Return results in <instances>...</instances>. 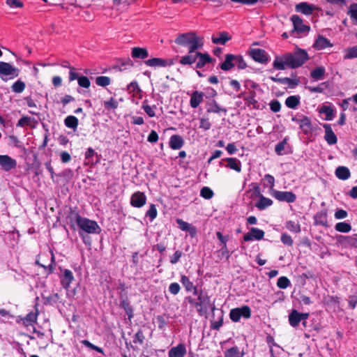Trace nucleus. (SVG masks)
<instances>
[{
	"label": "nucleus",
	"instance_id": "13d9d810",
	"mask_svg": "<svg viewBox=\"0 0 357 357\" xmlns=\"http://www.w3.org/2000/svg\"><path fill=\"white\" fill-rule=\"evenodd\" d=\"M95 154V151L91 148L88 149L85 154V165H91L93 163V157Z\"/></svg>",
	"mask_w": 357,
	"mask_h": 357
},
{
	"label": "nucleus",
	"instance_id": "c9c22d12",
	"mask_svg": "<svg viewBox=\"0 0 357 357\" xmlns=\"http://www.w3.org/2000/svg\"><path fill=\"white\" fill-rule=\"evenodd\" d=\"M314 220L317 225L327 226V212L325 210L321 211L314 215Z\"/></svg>",
	"mask_w": 357,
	"mask_h": 357
},
{
	"label": "nucleus",
	"instance_id": "423d86ee",
	"mask_svg": "<svg viewBox=\"0 0 357 357\" xmlns=\"http://www.w3.org/2000/svg\"><path fill=\"white\" fill-rule=\"evenodd\" d=\"M77 223L80 229L87 233H98L99 227L95 221L79 216L77 218Z\"/></svg>",
	"mask_w": 357,
	"mask_h": 357
},
{
	"label": "nucleus",
	"instance_id": "473e14b6",
	"mask_svg": "<svg viewBox=\"0 0 357 357\" xmlns=\"http://www.w3.org/2000/svg\"><path fill=\"white\" fill-rule=\"evenodd\" d=\"M131 56L135 59H144L149 56V53L145 48L135 47L132 49Z\"/></svg>",
	"mask_w": 357,
	"mask_h": 357
},
{
	"label": "nucleus",
	"instance_id": "a19ab883",
	"mask_svg": "<svg viewBox=\"0 0 357 357\" xmlns=\"http://www.w3.org/2000/svg\"><path fill=\"white\" fill-rule=\"evenodd\" d=\"M256 92L254 91H251L249 93V95L246 97H244V100L245 102V105L248 107H252L253 108H257V105L258 103L257 100L255 99Z\"/></svg>",
	"mask_w": 357,
	"mask_h": 357
},
{
	"label": "nucleus",
	"instance_id": "39448f33",
	"mask_svg": "<svg viewBox=\"0 0 357 357\" xmlns=\"http://www.w3.org/2000/svg\"><path fill=\"white\" fill-rule=\"evenodd\" d=\"M290 20L292 22L294 26V29L291 31V33L296 32L298 34L306 35L310 31V26L304 24L303 20L300 16L297 15H293Z\"/></svg>",
	"mask_w": 357,
	"mask_h": 357
},
{
	"label": "nucleus",
	"instance_id": "1a4fd4ad",
	"mask_svg": "<svg viewBox=\"0 0 357 357\" xmlns=\"http://www.w3.org/2000/svg\"><path fill=\"white\" fill-rule=\"evenodd\" d=\"M256 196L259 197V200L255 203V206L260 211L266 209L267 207L271 206L273 204V201L264 197L260 191L259 186L254 188Z\"/></svg>",
	"mask_w": 357,
	"mask_h": 357
},
{
	"label": "nucleus",
	"instance_id": "412c9836",
	"mask_svg": "<svg viewBox=\"0 0 357 357\" xmlns=\"http://www.w3.org/2000/svg\"><path fill=\"white\" fill-rule=\"evenodd\" d=\"M169 145L172 149H180L184 145V140L181 135H173L169 139Z\"/></svg>",
	"mask_w": 357,
	"mask_h": 357
},
{
	"label": "nucleus",
	"instance_id": "f704fd0d",
	"mask_svg": "<svg viewBox=\"0 0 357 357\" xmlns=\"http://www.w3.org/2000/svg\"><path fill=\"white\" fill-rule=\"evenodd\" d=\"M301 321L300 317V312L296 310H292L289 314V322L292 327H297L299 323Z\"/></svg>",
	"mask_w": 357,
	"mask_h": 357
},
{
	"label": "nucleus",
	"instance_id": "4c0bfd02",
	"mask_svg": "<svg viewBox=\"0 0 357 357\" xmlns=\"http://www.w3.org/2000/svg\"><path fill=\"white\" fill-rule=\"evenodd\" d=\"M230 39H231V36L229 35V33L225 31H223V32L220 33L218 37L213 36L212 42L214 44L225 45Z\"/></svg>",
	"mask_w": 357,
	"mask_h": 357
},
{
	"label": "nucleus",
	"instance_id": "ea45409f",
	"mask_svg": "<svg viewBox=\"0 0 357 357\" xmlns=\"http://www.w3.org/2000/svg\"><path fill=\"white\" fill-rule=\"evenodd\" d=\"M225 357H243L244 352L240 351L238 347L234 346L225 351Z\"/></svg>",
	"mask_w": 357,
	"mask_h": 357
},
{
	"label": "nucleus",
	"instance_id": "3c124183",
	"mask_svg": "<svg viewBox=\"0 0 357 357\" xmlns=\"http://www.w3.org/2000/svg\"><path fill=\"white\" fill-rule=\"evenodd\" d=\"M347 14L350 16L351 19L357 24V3L350 5Z\"/></svg>",
	"mask_w": 357,
	"mask_h": 357
},
{
	"label": "nucleus",
	"instance_id": "20e7f679",
	"mask_svg": "<svg viewBox=\"0 0 357 357\" xmlns=\"http://www.w3.org/2000/svg\"><path fill=\"white\" fill-rule=\"evenodd\" d=\"M251 315V309L248 305L233 308L229 312V318L233 322L239 321L241 318L249 319Z\"/></svg>",
	"mask_w": 357,
	"mask_h": 357
},
{
	"label": "nucleus",
	"instance_id": "b1692460",
	"mask_svg": "<svg viewBox=\"0 0 357 357\" xmlns=\"http://www.w3.org/2000/svg\"><path fill=\"white\" fill-rule=\"evenodd\" d=\"M197 59H198V61L196 63L197 68H202L206 64L209 63L212 61V59L208 54H203L198 52H197Z\"/></svg>",
	"mask_w": 357,
	"mask_h": 357
},
{
	"label": "nucleus",
	"instance_id": "ddd939ff",
	"mask_svg": "<svg viewBox=\"0 0 357 357\" xmlns=\"http://www.w3.org/2000/svg\"><path fill=\"white\" fill-rule=\"evenodd\" d=\"M250 54L251 57L255 61L261 63H266L268 61V56L265 50L262 49H252Z\"/></svg>",
	"mask_w": 357,
	"mask_h": 357
},
{
	"label": "nucleus",
	"instance_id": "f257e3e1",
	"mask_svg": "<svg viewBox=\"0 0 357 357\" xmlns=\"http://www.w3.org/2000/svg\"><path fill=\"white\" fill-rule=\"evenodd\" d=\"M309 59L307 52L298 49L295 52H289L281 56H276L273 63V68L283 70L287 68H297L301 66Z\"/></svg>",
	"mask_w": 357,
	"mask_h": 357
},
{
	"label": "nucleus",
	"instance_id": "79ce46f5",
	"mask_svg": "<svg viewBox=\"0 0 357 357\" xmlns=\"http://www.w3.org/2000/svg\"><path fill=\"white\" fill-rule=\"evenodd\" d=\"M300 103L299 96H290L285 100V105L290 109H295Z\"/></svg>",
	"mask_w": 357,
	"mask_h": 357
},
{
	"label": "nucleus",
	"instance_id": "774afa93",
	"mask_svg": "<svg viewBox=\"0 0 357 357\" xmlns=\"http://www.w3.org/2000/svg\"><path fill=\"white\" fill-rule=\"evenodd\" d=\"M180 289V285L177 282H172L169 286V291L173 295L178 294Z\"/></svg>",
	"mask_w": 357,
	"mask_h": 357
},
{
	"label": "nucleus",
	"instance_id": "338daca9",
	"mask_svg": "<svg viewBox=\"0 0 357 357\" xmlns=\"http://www.w3.org/2000/svg\"><path fill=\"white\" fill-rule=\"evenodd\" d=\"M128 90L130 92H133L136 93L141 92V89L138 85V83L136 81H132L128 84Z\"/></svg>",
	"mask_w": 357,
	"mask_h": 357
},
{
	"label": "nucleus",
	"instance_id": "aec40b11",
	"mask_svg": "<svg viewBox=\"0 0 357 357\" xmlns=\"http://www.w3.org/2000/svg\"><path fill=\"white\" fill-rule=\"evenodd\" d=\"M38 317L37 312H31L25 317H19L17 319V323L22 324L25 326H32L36 322Z\"/></svg>",
	"mask_w": 357,
	"mask_h": 357
},
{
	"label": "nucleus",
	"instance_id": "4be33fe9",
	"mask_svg": "<svg viewBox=\"0 0 357 357\" xmlns=\"http://www.w3.org/2000/svg\"><path fill=\"white\" fill-rule=\"evenodd\" d=\"M340 242L345 247L357 248V234H354L351 236H341Z\"/></svg>",
	"mask_w": 357,
	"mask_h": 357
},
{
	"label": "nucleus",
	"instance_id": "603ef678",
	"mask_svg": "<svg viewBox=\"0 0 357 357\" xmlns=\"http://www.w3.org/2000/svg\"><path fill=\"white\" fill-rule=\"evenodd\" d=\"M291 284L290 280L285 276H281L277 281V286L280 289H286Z\"/></svg>",
	"mask_w": 357,
	"mask_h": 357
},
{
	"label": "nucleus",
	"instance_id": "4468645a",
	"mask_svg": "<svg viewBox=\"0 0 357 357\" xmlns=\"http://www.w3.org/2000/svg\"><path fill=\"white\" fill-rule=\"evenodd\" d=\"M146 195L139 191L133 193L130 198V204L136 208L142 207L146 204Z\"/></svg>",
	"mask_w": 357,
	"mask_h": 357
},
{
	"label": "nucleus",
	"instance_id": "680f3d73",
	"mask_svg": "<svg viewBox=\"0 0 357 357\" xmlns=\"http://www.w3.org/2000/svg\"><path fill=\"white\" fill-rule=\"evenodd\" d=\"M145 339L144 333L142 330H139L133 337V342L134 343H139L140 344L144 343V340Z\"/></svg>",
	"mask_w": 357,
	"mask_h": 357
},
{
	"label": "nucleus",
	"instance_id": "4d7b16f0",
	"mask_svg": "<svg viewBox=\"0 0 357 357\" xmlns=\"http://www.w3.org/2000/svg\"><path fill=\"white\" fill-rule=\"evenodd\" d=\"M223 324V313L221 312V314L218 321H211V328L213 330L219 331L221 326Z\"/></svg>",
	"mask_w": 357,
	"mask_h": 357
},
{
	"label": "nucleus",
	"instance_id": "49530a36",
	"mask_svg": "<svg viewBox=\"0 0 357 357\" xmlns=\"http://www.w3.org/2000/svg\"><path fill=\"white\" fill-rule=\"evenodd\" d=\"M335 229L339 232L347 233L351 230V225L345 222H340L335 225Z\"/></svg>",
	"mask_w": 357,
	"mask_h": 357
},
{
	"label": "nucleus",
	"instance_id": "c85d7f7f",
	"mask_svg": "<svg viewBox=\"0 0 357 357\" xmlns=\"http://www.w3.org/2000/svg\"><path fill=\"white\" fill-rule=\"evenodd\" d=\"M319 114H326V121H332L335 117V110L331 106L323 105L319 110Z\"/></svg>",
	"mask_w": 357,
	"mask_h": 357
},
{
	"label": "nucleus",
	"instance_id": "7ed1b4c3",
	"mask_svg": "<svg viewBox=\"0 0 357 357\" xmlns=\"http://www.w3.org/2000/svg\"><path fill=\"white\" fill-rule=\"evenodd\" d=\"M175 43L179 45L188 46L190 52L202 48L204 44L202 38L198 37L193 31L179 34L175 39Z\"/></svg>",
	"mask_w": 357,
	"mask_h": 357
},
{
	"label": "nucleus",
	"instance_id": "a211bd4d",
	"mask_svg": "<svg viewBox=\"0 0 357 357\" xmlns=\"http://www.w3.org/2000/svg\"><path fill=\"white\" fill-rule=\"evenodd\" d=\"M145 64L148 66L158 67V66H167L173 64L172 60H167L160 58H153L145 61Z\"/></svg>",
	"mask_w": 357,
	"mask_h": 357
},
{
	"label": "nucleus",
	"instance_id": "bf43d9fd",
	"mask_svg": "<svg viewBox=\"0 0 357 357\" xmlns=\"http://www.w3.org/2000/svg\"><path fill=\"white\" fill-rule=\"evenodd\" d=\"M157 214L158 213L155 206L154 204H151L146 213V216L149 217L150 221L152 222L156 218Z\"/></svg>",
	"mask_w": 357,
	"mask_h": 357
},
{
	"label": "nucleus",
	"instance_id": "6e6552de",
	"mask_svg": "<svg viewBox=\"0 0 357 357\" xmlns=\"http://www.w3.org/2000/svg\"><path fill=\"white\" fill-rule=\"evenodd\" d=\"M19 70L10 63L6 62L0 61V77L3 79V77L9 76L10 78H14L19 75Z\"/></svg>",
	"mask_w": 357,
	"mask_h": 357
},
{
	"label": "nucleus",
	"instance_id": "9b49d317",
	"mask_svg": "<svg viewBox=\"0 0 357 357\" xmlns=\"http://www.w3.org/2000/svg\"><path fill=\"white\" fill-rule=\"evenodd\" d=\"M295 10L297 13H302L305 15H310L315 10H320V8L307 2H301L295 6Z\"/></svg>",
	"mask_w": 357,
	"mask_h": 357
},
{
	"label": "nucleus",
	"instance_id": "f03ea898",
	"mask_svg": "<svg viewBox=\"0 0 357 357\" xmlns=\"http://www.w3.org/2000/svg\"><path fill=\"white\" fill-rule=\"evenodd\" d=\"M195 295L197 296V298L188 296L185 298V300H187L192 306L195 307L200 316L206 315L209 308L212 311L215 310V305L213 303H211L210 296L206 291L202 290L199 291H197V294Z\"/></svg>",
	"mask_w": 357,
	"mask_h": 357
},
{
	"label": "nucleus",
	"instance_id": "9d476101",
	"mask_svg": "<svg viewBox=\"0 0 357 357\" xmlns=\"http://www.w3.org/2000/svg\"><path fill=\"white\" fill-rule=\"evenodd\" d=\"M133 66L132 61L129 58H119L115 59L113 63V70L115 72H123Z\"/></svg>",
	"mask_w": 357,
	"mask_h": 357
},
{
	"label": "nucleus",
	"instance_id": "2eb2a0df",
	"mask_svg": "<svg viewBox=\"0 0 357 357\" xmlns=\"http://www.w3.org/2000/svg\"><path fill=\"white\" fill-rule=\"evenodd\" d=\"M187 354L186 347L183 343H179L172 347L168 351V357H185Z\"/></svg>",
	"mask_w": 357,
	"mask_h": 357
},
{
	"label": "nucleus",
	"instance_id": "69168bd1",
	"mask_svg": "<svg viewBox=\"0 0 357 357\" xmlns=\"http://www.w3.org/2000/svg\"><path fill=\"white\" fill-rule=\"evenodd\" d=\"M270 109L273 112H278L281 109V104L279 102V100L275 99L271 101L270 104Z\"/></svg>",
	"mask_w": 357,
	"mask_h": 357
},
{
	"label": "nucleus",
	"instance_id": "37998d69",
	"mask_svg": "<svg viewBox=\"0 0 357 357\" xmlns=\"http://www.w3.org/2000/svg\"><path fill=\"white\" fill-rule=\"evenodd\" d=\"M120 307L123 308V310H125L126 314L128 317V319L131 320V319L134 316V314H133V309H132V306L130 305V303H129V301H128L127 298L122 300V301L120 303Z\"/></svg>",
	"mask_w": 357,
	"mask_h": 357
},
{
	"label": "nucleus",
	"instance_id": "cd10ccee",
	"mask_svg": "<svg viewBox=\"0 0 357 357\" xmlns=\"http://www.w3.org/2000/svg\"><path fill=\"white\" fill-rule=\"evenodd\" d=\"M197 50L190 52V49H189L188 54L185 56H183L180 59V63L182 65H191L197 61Z\"/></svg>",
	"mask_w": 357,
	"mask_h": 357
},
{
	"label": "nucleus",
	"instance_id": "052dcab7",
	"mask_svg": "<svg viewBox=\"0 0 357 357\" xmlns=\"http://www.w3.org/2000/svg\"><path fill=\"white\" fill-rule=\"evenodd\" d=\"M96 83L98 86H105L110 84V79L108 77L100 76L96 77Z\"/></svg>",
	"mask_w": 357,
	"mask_h": 357
},
{
	"label": "nucleus",
	"instance_id": "6ab92c4d",
	"mask_svg": "<svg viewBox=\"0 0 357 357\" xmlns=\"http://www.w3.org/2000/svg\"><path fill=\"white\" fill-rule=\"evenodd\" d=\"M333 46V45L330 42V40L321 35L318 36L313 45V47L318 50H321L326 47H331Z\"/></svg>",
	"mask_w": 357,
	"mask_h": 357
},
{
	"label": "nucleus",
	"instance_id": "7c9ffc66",
	"mask_svg": "<svg viewBox=\"0 0 357 357\" xmlns=\"http://www.w3.org/2000/svg\"><path fill=\"white\" fill-rule=\"evenodd\" d=\"M73 280L74 277L72 271L68 269H65L63 271V277L61 278L62 286L65 289H68Z\"/></svg>",
	"mask_w": 357,
	"mask_h": 357
},
{
	"label": "nucleus",
	"instance_id": "5701e85b",
	"mask_svg": "<svg viewBox=\"0 0 357 357\" xmlns=\"http://www.w3.org/2000/svg\"><path fill=\"white\" fill-rule=\"evenodd\" d=\"M176 223L178 224L179 229H181L182 231H188L191 236L193 237L196 235L197 229L195 227L192 226L188 222H185L179 218L176 219Z\"/></svg>",
	"mask_w": 357,
	"mask_h": 357
},
{
	"label": "nucleus",
	"instance_id": "393cba45",
	"mask_svg": "<svg viewBox=\"0 0 357 357\" xmlns=\"http://www.w3.org/2000/svg\"><path fill=\"white\" fill-rule=\"evenodd\" d=\"M299 126L305 135L310 133L313 130L311 120L306 116L301 115V122Z\"/></svg>",
	"mask_w": 357,
	"mask_h": 357
},
{
	"label": "nucleus",
	"instance_id": "f8f14e48",
	"mask_svg": "<svg viewBox=\"0 0 357 357\" xmlns=\"http://www.w3.org/2000/svg\"><path fill=\"white\" fill-rule=\"evenodd\" d=\"M264 231L256 227H252L250 232L243 236L244 241H250L253 240L260 241L264 238Z\"/></svg>",
	"mask_w": 357,
	"mask_h": 357
},
{
	"label": "nucleus",
	"instance_id": "0eeeda50",
	"mask_svg": "<svg viewBox=\"0 0 357 357\" xmlns=\"http://www.w3.org/2000/svg\"><path fill=\"white\" fill-rule=\"evenodd\" d=\"M271 195L279 202L293 203L296 199V195L291 191H280L273 190Z\"/></svg>",
	"mask_w": 357,
	"mask_h": 357
},
{
	"label": "nucleus",
	"instance_id": "72a5a7b5",
	"mask_svg": "<svg viewBox=\"0 0 357 357\" xmlns=\"http://www.w3.org/2000/svg\"><path fill=\"white\" fill-rule=\"evenodd\" d=\"M335 176L341 180H347L351 176L349 169L344 166H340L335 169Z\"/></svg>",
	"mask_w": 357,
	"mask_h": 357
},
{
	"label": "nucleus",
	"instance_id": "6e6d98bb",
	"mask_svg": "<svg viewBox=\"0 0 357 357\" xmlns=\"http://www.w3.org/2000/svg\"><path fill=\"white\" fill-rule=\"evenodd\" d=\"M214 193L213 190L208 187H203L200 191V195L206 199H209L213 197Z\"/></svg>",
	"mask_w": 357,
	"mask_h": 357
},
{
	"label": "nucleus",
	"instance_id": "c03bdc74",
	"mask_svg": "<svg viewBox=\"0 0 357 357\" xmlns=\"http://www.w3.org/2000/svg\"><path fill=\"white\" fill-rule=\"evenodd\" d=\"M325 72L324 67H317L311 71L310 76L315 80H320L324 77Z\"/></svg>",
	"mask_w": 357,
	"mask_h": 357
},
{
	"label": "nucleus",
	"instance_id": "dca6fc26",
	"mask_svg": "<svg viewBox=\"0 0 357 357\" xmlns=\"http://www.w3.org/2000/svg\"><path fill=\"white\" fill-rule=\"evenodd\" d=\"M17 165L15 160L7 155H0V166L5 171H9Z\"/></svg>",
	"mask_w": 357,
	"mask_h": 357
},
{
	"label": "nucleus",
	"instance_id": "a878e982",
	"mask_svg": "<svg viewBox=\"0 0 357 357\" xmlns=\"http://www.w3.org/2000/svg\"><path fill=\"white\" fill-rule=\"evenodd\" d=\"M204 93L198 91H193L191 94L190 105L192 108H197L203 101Z\"/></svg>",
	"mask_w": 357,
	"mask_h": 357
},
{
	"label": "nucleus",
	"instance_id": "5fc2aeb1",
	"mask_svg": "<svg viewBox=\"0 0 357 357\" xmlns=\"http://www.w3.org/2000/svg\"><path fill=\"white\" fill-rule=\"evenodd\" d=\"M11 88L15 93H22L25 89V84L21 80H17L12 85Z\"/></svg>",
	"mask_w": 357,
	"mask_h": 357
},
{
	"label": "nucleus",
	"instance_id": "bb28decb",
	"mask_svg": "<svg viewBox=\"0 0 357 357\" xmlns=\"http://www.w3.org/2000/svg\"><path fill=\"white\" fill-rule=\"evenodd\" d=\"M206 109L207 112L208 113H227V109L225 108L221 107L215 100H212L211 101L207 102Z\"/></svg>",
	"mask_w": 357,
	"mask_h": 357
},
{
	"label": "nucleus",
	"instance_id": "0e129e2a",
	"mask_svg": "<svg viewBox=\"0 0 357 357\" xmlns=\"http://www.w3.org/2000/svg\"><path fill=\"white\" fill-rule=\"evenodd\" d=\"M280 240L283 244L288 246H292L294 244L292 238L287 234H282Z\"/></svg>",
	"mask_w": 357,
	"mask_h": 357
},
{
	"label": "nucleus",
	"instance_id": "c756f323",
	"mask_svg": "<svg viewBox=\"0 0 357 357\" xmlns=\"http://www.w3.org/2000/svg\"><path fill=\"white\" fill-rule=\"evenodd\" d=\"M227 162V167L236 171L237 172H241V163L239 160L236 158H226L223 159Z\"/></svg>",
	"mask_w": 357,
	"mask_h": 357
},
{
	"label": "nucleus",
	"instance_id": "58836bf2",
	"mask_svg": "<svg viewBox=\"0 0 357 357\" xmlns=\"http://www.w3.org/2000/svg\"><path fill=\"white\" fill-rule=\"evenodd\" d=\"M142 108L144 110L146 114L149 117H154L155 116V109H157V106L155 105H153V106H150L149 105L148 100L145 99L142 102Z\"/></svg>",
	"mask_w": 357,
	"mask_h": 357
},
{
	"label": "nucleus",
	"instance_id": "e433bc0d",
	"mask_svg": "<svg viewBox=\"0 0 357 357\" xmlns=\"http://www.w3.org/2000/svg\"><path fill=\"white\" fill-rule=\"evenodd\" d=\"M181 282L182 283V284L183 285L187 291H190L193 289V294H197V287L193 285V283L190 280V279L186 275H181Z\"/></svg>",
	"mask_w": 357,
	"mask_h": 357
},
{
	"label": "nucleus",
	"instance_id": "09e8293b",
	"mask_svg": "<svg viewBox=\"0 0 357 357\" xmlns=\"http://www.w3.org/2000/svg\"><path fill=\"white\" fill-rule=\"evenodd\" d=\"M65 125L68 128L75 129L78 126V119L74 116H68L65 119Z\"/></svg>",
	"mask_w": 357,
	"mask_h": 357
},
{
	"label": "nucleus",
	"instance_id": "a18cd8bd",
	"mask_svg": "<svg viewBox=\"0 0 357 357\" xmlns=\"http://www.w3.org/2000/svg\"><path fill=\"white\" fill-rule=\"evenodd\" d=\"M285 227L288 230L295 234H298L301 232V225L298 222H296L292 220L287 221Z\"/></svg>",
	"mask_w": 357,
	"mask_h": 357
},
{
	"label": "nucleus",
	"instance_id": "f3484780",
	"mask_svg": "<svg viewBox=\"0 0 357 357\" xmlns=\"http://www.w3.org/2000/svg\"><path fill=\"white\" fill-rule=\"evenodd\" d=\"M325 130L324 139L329 145L335 144L337 142V138L334 132L333 131L330 124L325 123L323 125Z\"/></svg>",
	"mask_w": 357,
	"mask_h": 357
},
{
	"label": "nucleus",
	"instance_id": "2f4dec72",
	"mask_svg": "<svg viewBox=\"0 0 357 357\" xmlns=\"http://www.w3.org/2000/svg\"><path fill=\"white\" fill-rule=\"evenodd\" d=\"M234 55L228 54L225 56V61L221 63L220 68L224 71L230 70L232 68L235 66V63L234 61Z\"/></svg>",
	"mask_w": 357,
	"mask_h": 357
},
{
	"label": "nucleus",
	"instance_id": "864d4df0",
	"mask_svg": "<svg viewBox=\"0 0 357 357\" xmlns=\"http://www.w3.org/2000/svg\"><path fill=\"white\" fill-rule=\"evenodd\" d=\"M234 61L235 66H236L239 69H245L247 67L245 61L241 55H234Z\"/></svg>",
	"mask_w": 357,
	"mask_h": 357
},
{
	"label": "nucleus",
	"instance_id": "8fccbe9b",
	"mask_svg": "<svg viewBox=\"0 0 357 357\" xmlns=\"http://www.w3.org/2000/svg\"><path fill=\"white\" fill-rule=\"evenodd\" d=\"M357 58V45L346 50V54L344 56V59H351Z\"/></svg>",
	"mask_w": 357,
	"mask_h": 357
},
{
	"label": "nucleus",
	"instance_id": "e2e57ef3",
	"mask_svg": "<svg viewBox=\"0 0 357 357\" xmlns=\"http://www.w3.org/2000/svg\"><path fill=\"white\" fill-rule=\"evenodd\" d=\"M286 144H287L286 139H284V140L280 142L279 143H278L275 147V153L279 155H283L284 154L283 151L284 150Z\"/></svg>",
	"mask_w": 357,
	"mask_h": 357
},
{
	"label": "nucleus",
	"instance_id": "de8ad7c7",
	"mask_svg": "<svg viewBox=\"0 0 357 357\" xmlns=\"http://www.w3.org/2000/svg\"><path fill=\"white\" fill-rule=\"evenodd\" d=\"M281 84L287 85L290 89H294L298 85L299 80L297 78L291 79L289 77H282Z\"/></svg>",
	"mask_w": 357,
	"mask_h": 357
}]
</instances>
